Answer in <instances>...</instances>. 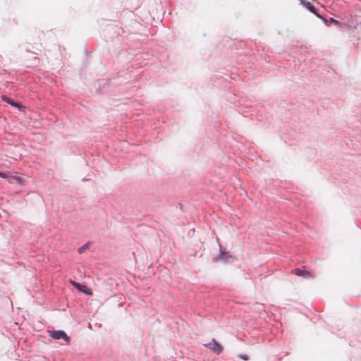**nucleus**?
Instances as JSON below:
<instances>
[{
	"mask_svg": "<svg viewBox=\"0 0 361 361\" xmlns=\"http://www.w3.org/2000/svg\"><path fill=\"white\" fill-rule=\"evenodd\" d=\"M49 335L56 340L64 339L66 341H69V337L63 331H49Z\"/></svg>",
	"mask_w": 361,
	"mask_h": 361,
	"instance_id": "obj_1",
	"label": "nucleus"
},
{
	"mask_svg": "<svg viewBox=\"0 0 361 361\" xmlns=\"http://www.w3.org/2000/svg\"><path fill=\"white\" fill-rule=\"evenodd\" d=\"M204 345L216 354H220L223 350V347L215 339H212L211 343Z\"/></svg>",
	"mask_w": 361,
	"mask_h": 361,
	"instance_id": "obj_2",
	"label": "nucleus"
},
{
	"mask_svg": "<svg viewBox=\"0 0 361 361\" xmlns=\"http://www.w3.org/2000/svg\"><path fill=\"white\" fill-rule=\"evenodd\" d=\"M292 272L297 276H302L304 278H311L314 276L312 272L305 269H295Z\"/></svg>",
	"mask_w": 361,
	"mask_h": 361,
	"instance_id": "obj_3",
	"label": "nucleus"
},
{
	"mask_svg": "<svg viewBox=\"0 0 361 361\" xmlns=\"http://www.w3.org/2000/svg\"><path fill=\"white\" fill-rule=\"evenodd\" d=\"M71 283L80 291H82L87 294H92V292L87 290V288L85 285H82L72 280H71Z\"/></svg>",
	"mask_w": 361,
	"mask_h": 361,
	"instance_id": "obj_4",
	"label": "nucleus"
},
{
	"mask_svg": "<svg viewBox=\"0 0 361 361\" xmlns=\"http://www.w3.org/2000/svg\"><path fill=\"white\" fill-rule=\"evenodd\" d=\"M302 4L305 6V8H307L310 11H311L313 13H316L317 11L315 7L308 1L306 0H302Z\"/></svg>",
	"mask_w": 361,
	"mask_h": 361,
	"instance_id": "obj_5",
	"label": "nucleus"
},
{
	"mask_svg": "<svg viewBox=\"0 0 361 361\" xmlns=\"http://www.w3.org/2000/svg\"><path fill=\"white\" fill-rule=\"evenodd\" d=\"M2 99L5 102H6L7 103L11 104L12 106H16V107H20V105L16 102H15L14 101H13L12 99H11L9 97H6V96H2Z\"/></svg>",
	"mask_w": 361,
	"mask_h": 361,
	"instance_id": "obj_6",
	"label": "nucleus"
},
{
	"mask_svg": "<svg viewBox=\"0 0 361 361\" xmlns=\"http://www.w3.org/2000/svg\"><path fill=\"white\" fill-rule=\"evenodd\" d=\"M87 248H88V245H87V244H85V245H84L83 246L80 247L78 249V252H79L80 254H82V252H85V250L86 249H87Z\"/></svg>",
	"mask_w": 361,
	"mask_h": 361,
	"instance_id": "obj_7",
	"label": "nucleus"
},
{
	"mask_svg": "<svg viewBox=\"0 0 361 361\" xmlns=\"http://www.w3.org/2000/svg\"><path fill=\"white\" fill-rule=\"evenodd\" d=\"M358 23L357 26L361 29V16L357 17Z\"/></svg>",
	"mask_w": 361,
	"mask_h": 361,
	"instance_id": "obj_8",
	"label": "nucleus"
},
{
	"mask_svg": "<svg viewBox=\"0 0 361 361\" xmlns=\"http://www.w3.org/2000/svg\"><path fill=\"white\" fill-rule=\"evenodd\" d=\"M239 357L240 359H242V360H249V357L247 355H240Z\"/></svg>",
	"mask_w": 361,
	"mask_h": 361,
	"instance_id": "obj_9",
	"label": "nucleus"
},
{
	"mask_svg": "<svg viewBox=\"0 0 361 361\" xmlns=\"http://www.w3.org/2000/svg\"><path fill=\"white\" fill-rule=\"evenodd\" d=\"M0 177H1L3 178H6L8 177V176L5 173L0 172Z\"/></svg>",
	"mask_w": 361,
	"mask_h": 361,
	"instance_id": "obj_10",
	"label": "nucleus"
}]
</instances>
